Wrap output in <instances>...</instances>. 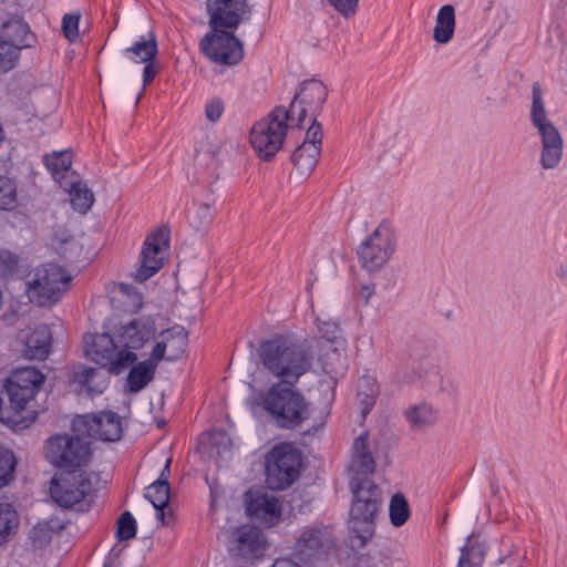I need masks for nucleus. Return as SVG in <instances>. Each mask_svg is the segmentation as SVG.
<instances>
[{
	"label": "nucleus",
	"mask_w": 567,
	"mask_h": 567,
	"mask_svg": "<svg viewBox=\"0 0 567 567\" xmlns=\"http://www.w3.org/2000/svg\"><path fill=\"white\" fill-rule=\"evenodd\" d=\"M350 485L353 499L349 525L357 545L363 547L374 535L375 518L380 512L382 495L380 488L367 478H352Z\"/></svg>",
	"instance_id": "4"
},
{
	"label": "nucleus",
	"mask_w": 567,
	"mask_h": 567,
	"mask_svg": "<svg viewBox=\"0 0 567 567\" xmlns=\"http://www.w3.org/2000/svg\"><path fill=\"white\" fill-rule=\"evenodd\" d=\"M72 427L79 435L101 442H116L124 431L122 416L113 411L78 415Z\"/></svg>",
	"instance_id": "13"
},
{
	"label": "nucleus",
	"mask_w": 567,
	"mask_h": 567,
	"mask_svg": "<svg viewBox=\"0 0 567 567\" xmlns=\"http://www.w3.org/2000/svg\"><path fill=\"white\" fill-rule=\"evenodd\" d=\"M358 567H406V561L401 556L379 553L359 560Z\"/></svg>",
	"instance_id": "39"
},
{
	"label": "nucleus",
	"mask_w": 567,
	"mask_h": 567,
	"mask_svg": "<svg viewBox=\"0 0 567 567\" xmlns=\"http://www.w3.org/2000/svg\"><path fill=\"white\" fill-rule=\"evenodd\" d=\"M157 53L155 35L150 32L146 39L135 42L125 50L126 56L135 63L153 61Z\"/></svg>",
	"instance_id": "35"
},
{
	"label": "nucleus",
	"mask_w": 567,
	"mask_h": 567,
	"mask_svg": "<svg viewBox=\"0 0 567 567\" xmlns=\"http://www.w3.org/2000/svg\"><path fill=\"white\" fill-rule=\"evenodd\" d=\"M76 435H55L49 440L47 457L56 467L75 468L86 466L92 457L89 442Z\"/></svg>",
	"instance_id": "11"
},
{
	"label": "nucleus",
	"mask_w": 567,
	"mask_h": 567,
	"mask_svg": "<svg viewBox=\"0 0 567 567\" xmlns=\"http://www.w3.org/2000/svg\"><path fill=\"white\" fill-rule=\"evenodd\" d=\"M313 342L278 337L260 343L258 357L262 368L278 382L297 383L310 371L315 360Z\"/></svg>",
	"instance_id": "2"
},
{
	"label": "nucleus",
	"mask_w": 567,
	"mask_h": 567,
	"mask_svg": "<svg viewBox=\"0 0 567 567\" xmlns=\"http://www.w3.org/2000/svg\"><path fill=\"white\" fill-rule=\"evenodd\" d=\"M327 96L328 90L321 81L312 79L302 82L290 103V123L302 126L307 118H317Z\"/></svg>",
	"instance_id": "12"
},
{
	"label": "nucleus",
	"mask_w": 567,
	"mask_h": 567,
	"mask_svg": "<svg viewBox=\"0 0 567 567\" xmlns=\"http://www.w3.org/2000/svg\"><path fill=\"white\" fill-rule=\"evenodd\" d=\"M156 336L155 318L142 316L121 321L110 333L85 336L84 351L92 361L120 373L137 361L138 355L154 342Z\"/></svg>",
	"instance_id": "1"
},
{
	"label": "nucleus",
	"mask_w": 567,
	"mask_h": 567,
	"mask_svg": "<svg viewBox=\"0 0 567 567\" xmlns=\"http://www.w3.org/2000/svg\"><path fill=\"white\" fill-rule=\"evenodd\" d=\"M145 63H146V65L143 71L144 86L147 85L151 81H153V79L157 74V69H156L155 64L153 63V61L145 62Z\"/></svg>",
	"instance_id": "54"
},
{
	"label": "nucleus",
	"mask_w": 567,
	"mask_h": 567,
	"mask_svg": "<svg viewBox=\"0 0 567 567\" xmlns=\"http://www.w3.org/2000/svg\"><path fill=\"white\" fill-rule=\"evenodd\" d=\"M556 275L561 280H567V262L560 264Z\"/></svg>",
	"instance_id": "56"
},
{
	"label": "nucleus",
	"mask_w": 567,
	"mask_h": 567,
	"mask_svg": "<svg viewBox=\"0 0 567 567\" xmlns=\"http://www.w3.org/2000/svg\"><path fill=\"white\" fill-rule=\"evenodd\" d=\"M483 553L477 548H463L457 567H482Z\"/></svg>",
	"instance_id": "48"
},
{
	"label": "nucleus",
	"mask_w": 567,
	"mask_h": 567,
	"mask_svg": "<svg viewBox=\"0 0 567 567\" xmlns=\"http://www.w3.org/2000/svg\"><path fill=\"white\" fill-rule=\"evenodd\" d=\"M301 458L290 444L272 447L266 456V482L271 489H285L298 477Z\"/></svg>",
	"instance_id": "10"
},
{
	"label": "nucleus",
	"mask_w": 567,
	"mask_h": 567,
	"mask_svg": "<svg viewBox=\"0 0 567 567\" xmlns=\"http://www.w3.org/2000/svg\"><path fill=\"white\" fill-rule=\"evenodd\" d=\"M228 551L245 559L258 555L265 547L262 533L250 525H243L226 532Z\"/></svg>",
	"instance_id": "20"
},
{
	"label": "nucleus",
	"mask_w": 567,
	"mask_h": 567,
	"mask_svg": "<svg viewBox=\"0 0 567 567\" xmlns=\"http://www.w3.org/2000/svg\"><path fill=\"white\" fill-rule=\"evenodd\" d=\"M94 492L91 476L86 473H66L54 477L50 494L52 499L64 508H71L83 502Z\"/></svg>",
	"instance_id": "14"
},
{
	"label": "nucleus",
	"mask_w": 567,
	"mask_h": 567,
	"mask_svg": "<svg viewBox=\"0 0 567 567\" xmlns=\"http://www.w3.org/2000/svg\"><path fill=\"white\" fill-rule=\"evenodd\" d=\"M50 247L62 258L76 260L81 255V246L64 227L53 228L49 236Z\"/></svg>",
	"instance_id": "26"
},
{
	"label": "nucleus",
	"mask_w": 567,
	"mask_h": 567,
	"mask_svg": "<svg viewBox=\"0 0 567 567\" xmlns=\"http://www.w3.org/2000/svg\"><path fill=\"white\" fill-rule=\"evenodd\" d=\"M3 40L14 45L19 53L23 48L33 45L34 37L29 25L21 20H12L3 25Z\"/></svg>",
	"instance_id": "31"
},
{
	"label": "nucleus",
	"mask_w": 567,
	"mask_h": 567,
	"mask_svg": "<svg viewBox=\"0 0 567 567\" xmlns=\"http://www.w3.org/2000/svg\"><path fill=\"white\" fill-rule=\"evenodd\" d=\"M311 121V125L306 133V138L302 144H309L316 146L320 152L321 143H322V126L317 121V118H309Z\"/></svg>",
	"instance_id": "50"
},
{
	"label": "nucleus",
	"mask_w": 567,
	"mask_h": 567,
	"mask_svg": "<svg viewBox=\"0 0 567 567\" xmlns=\"http://www.w3.org/2000/svg\"><path fill=\"white\" fill-rule=\"evenodd\" d=\"M171 458H167L164 468L161 472L159 477L152 483L145 492V497L152 503L154 508L157 511V519L163 524L167 525L172 512H166V507L169 501V483L168 477L171 475Z\"/></svg>",
	"instance_id": "21"
},
{
	"label": "nucleus",
	"mask_w": 567,
	"mask_h": 567,
	"mask_svg": "<svg viewBox=\"0 0 567 567\" xmlns=\"http://www.w3.org/2000/svg\"><path fill=\"white\" fill-rule=\"evenodd\" d=\"M227 30H212L202 39L200 50L216 63L234 65L243 59L244 50L241 42Z\"/></svg>",
	"instance_id": "15"
},
{
	"label": "nucleus",
	"mask_w": 567,
	"mask_h": 567,
	"mask_svg": "<svg viewBox=\"0 0 567 567\" xmlns=\"http://www.w3.org/2000/svg\"><path fill=\"white\" fill-rule=\"evenodd\" d=\"M389 516L391 524L395 527H400L408 522L410 506L402 494L398 493L392 496L389 505Z\"/></svg>",
	"instance_id": "38"
},
{
	"label": "nucleus",
	"mask_w": 567,
	"mask_h": 567,
	"mask_svg": "<svg viewBox=\"0 0 567 567\" xmlns=\"http://www.w3.org/2000/svg\"><path fill=\"white\" fill-rule=\"evenodd\" d=\"M415 377L422 381L425 385L436 389L439 391L444 390V378L440 370L432 363L425 361L419 364L415 370Z\"/></svg>",
	"instance_id": "37"
},
{
	"label": "nucleus",
	"mask_w": 567,
	"mask_h": 567,
	"mask_svg": "<svg viewBox=\"0 0 567 567\" xmlns=\"http://www.w3.org/2000/svg\"><path fill=\"white\" fill-rule=\"evenodd\" d=\"M395 234L389 224H380L359 246L357 254L360 266L369 272H377L390 260L395 250Z\"/></svg>",
	"instance_id": "9"
},
{
	"label": "nucleus",
	"mask_w": 567,
	"mask_h": 567,
	"mask_svg": "<svg viewBox=\"0 0 567 567\" xmlns=\"http://www.w3.org/2000/svg\"><path fill=\"white\" fill-rule=\"evenodd\" d=\"M332 537L324 526H305L296 535L293 555L301 561L320 557L332 545Z\"/></svg>",
	"instance_id": "18"
},
{
	"label": "nucleus",
	"mask_w": 567,
	"mask_h": 567,
	"mask_svg": "<svg viewBox=\"0 0 567 567\" xmlns=\"http://www.w3.org/2000/svg\"><path fill=\"white\" fill-rule=\"evenodd\" d=\"M295 384L275 382L261 398L264 409L280 427L295 429L309 416L308 402Z\"/></svg>",
	"instance_id": "5"
},
{
	"label": "nucleus",
	"mask_w": 567,
	"mask_h": 567,
	"mask_svg": "<svg viewBox=\"0 0 567 567\" xmlns=\"http://www.w3.org/2000/svg\"><path fill=\"white\" fill-rule=\"evenodd\" d=\"M18 58L19 53L14 45L10 44L9 41L0 40V71L7 72L11 70Z\"/></svg>",
	"instance_id": "46"
},
{
	"label": "nucleus",
	"mask_w": 567,
	"mask_h": 567,
	"mask_svg": "<svg viewBox=\"0 0 567 567\" xmlns=\"http://www.w3.org/2000/svg\"><path fill=\"white\" fill-rule=\"evenodd\" d=\"M133 364L126 382L128 390L136 393L143 390L154 379L159 363L150 354L146 360Z\"/></svg>",
	"instance_id": "27"
},
{
	"label": "nucleus",
	"mask_w": 567,
	"mask_h": 567,
	"mask_svg": "<svg viewBox=\"0 0 567 567\" xmlns=\"http://www.w3.org/2000/svg\"><path fill=\"white\" fill-rule=\"evenodd\" d=\"M404 414L410 426L416 430L430 426L437 420V411L424 402L409 406Z\"/></svg>",
	"instance_id": "33"
},
{
	"label": "nucleus",
	"mask_w": 567,
	"mask_h": 567,
	"mask_svg": "<svg viewBox=\"0 0 567 567\" xmlns=\"http://www.w3.org/2000/svg\"><path fill=\"white\" fill-rule=\"evenodd\" d=\"M20 340L24 348L23 357L30 360H43L50 352L51 334L49 328L44 324L29 328L20 333Z\"/></svg>",
	"instance_id": "22"
},
{
	"label": "nucleus",
	"mask_w": 567,
	"mask_h": 567,
	"mask_svg": "<svg viewBox=\"0 0 567 567\" xmlns=\"http://www.w3.org/2000/svg\"><path fill=\"white\" fill-rule=\"evenodd\" d=\"M320 152L316 146L301 144L292 155L296 174L298 178L307 177L316 167Z\"/></svg>",
	"instance_id": "32"
},
{
	"label": "nucleus",
	"mask_w": 567,
	"mask_h": 567,
	"mask_svg": "<svg viewBox=\"0 0 567 567\" xmlns=\"http://www.w3.org/2000/svg\"><path fill=\"white\" fill-rule=\"evenodd\" d=\"M19 526V515L12 505L0 503V545L7 543Z\"/></svg>",
	"instance_id": "36"
},
{
	"label": "nucleus",
	"mask_w": 567,
	"mask_h": 567,
	"mask_svg": "<svg viewBox=\"0 0 567 567\" xmlns=\"http://www.w3.org/2000/svg\"><path fill=\"white\" fill-rule=\"evenodd\" d=\"M557 35L559 42L561 44L560 55H559V75L560 78L567 82V19H564L556 27Z\"/></svg>",
	"instance_id": "44"
},
{
	"label": "nucleus",
	"mask_w": 567,
	"mask_h": 567,
	"mask_svg": "<svg viewBox=\"0 0 567 567\" xmlns=\"http://www.w3.org/2000/svg\"><path fill=\"white\" fill-rule=\"evenodd\" d=\"M61 187L69 193L70 202L75 210L85 214L91 208L94 195L78 175L63 183Z\"/></svg>",
	"instance_id": "29"
},
{
	"label": "nucleus",
	"mask_w": 567,
	"mask_h": 567,
	"mask_svg": "<svg viewBox=\"0 0 567 567\" xmlns=\"http://www.w3.org/2000/svg\"><path fill=\"white\" fill-rule=\"evenodd\" d=\"M321 337L329 341L334 350L344 349L346 340L341 337L340 329L336 322L322 321L319 323Z\"/></svg>",
	"instance_id": "42"
},
{
	"label": "nucleus",
	"mask_w": 567,
	"mask_h": 567,
	"mask_svg": "<svg viewBox=\"0 0 567 567\" xmlns=\"http://www.w3.org/2000/svg\"><path fill=\"white\" fill-rule=\"evenodd\" d=\"M374 295V286L373 285H363L360 289V297L364 300L365 303L369 302L371 297Z\"/></svg>",
	"instance_id": "55"
},
{
	"label": "nucleus",
	"mask_w": 567,
	"mask_h": 567,
	"mask_svg": "<svg viewBox=\"0 0 567 567\" xmlns=\"http://www.w3.org/2000/svg\"><path fill=\"white\" fill-rule=\"evenodd\" d=\"M136 535V523L130 512H125L117 520L116 536L118 540H128Z\"/></svg>",
	"instance_id": "45"
},
{
	"label": "nucleus",
	"mask_w": 567,
	"mask_h": 567,
	"mask_svg": "<svg viewBox=\"0 0 567 567\" xmlns=\"http://www.w3.org/2000/svg\"><path fill=\"white\" fill-rule=\"evenodd\" d=\"M113 300L117 307L128 313H135L143 307L142 295L132 286L120 284L114 289Z\"/></svg>",
	"instance_id": "34"
},
{
	"label": "nucleus",
	"mask_w": 567,
	"mask_h": 567,
	"mask_svg": "<svg viewBox=\"0 0 567 567\" xmlns=\"http://www.w3.org/2000/svg\"><path fill=\"white\" fill-rule=\"evenodd\" d=\"M224 113L223 100L215 97L208 101L205 105V116L208 121L217 122Z\"/></svg>",
	"instance_id": "53"
},
{
	"label": "nucleus",
	"mask_w": 567,
	"mask_h": 567,
	"mask_svg": "<svg viewBox=\"0 0 567 567\" xmlns=\"http://www.w3.org/2000/svg\"><path fill=\"white\" fill-rule=\"evenodd\" d=\"M19 257L10 250H0V274L7 275L14 271Z\"/></svg>",
	"instance_id": "51"
},
{
	"label": "nucleus",
	"mask_w": 567,
	"mask_h": 567,
	"mask_svg": "<svg viewBox=\"0 0 567 567\" xmlns=\"http://www.w3.org/2000/svg\"><path fill=\"white\" fill-rule=\"evenodd\" d=\"M271 567H299V565L285 559V560H277Z\"/></svg>",
	"instance_id": "57"
},
{
	"label": "nucleus",
	"mask_w": 567,
	"mask_h": 567,
	"mask_svg": "<svg viewBox=\"0 0 567 567\" xmlns=\"http://www.w3.org/2000/svg\"><path fill=\"white\" fill-rule=\"evenodd\" d=\"M44 163L60 186L76 176L72 169V154L70 151L54 152L51 155H47Z\"/></svg>",
	"instance_id": "28"
},
{
	"label": "nucleus",
	"mask_w": 567,
	"mask_h": 567,
	"mask_svg": "<svg viewBox=\"0 0 567 567\" xmlns=\"http://www.w3.org/2000/svg\"><path fill=\"white\" fill-rule=\"evenodd\" d=\"M79 13H68L62 20V32L69 41H74L79 37Z\"/></svg>",
	"instance_id": "47"
},
{
	"label": "nucleus",
	"mask_w": 567,
	"mask_h": 567,
	"mask_svg": "<svg viewBox=\"0 0 567 567\" xmlns=\"http://www.w3.org/2000/svg\"><path fill=\"white\" fill-rule=\"evenodd\" d=\"M529 118L539 140V166L544 171L557 169L564 158L565 142L560 131L548 116L544 93L538 82L532 85Z\"/></svg>",
	"instance_id": "3"
},
{
	"label": "nucleus",
	"mask_w": 567,
	"mask_h": 567,
	"mask_svg": "<svg viewBox=\"0 0 567 567\" xmlns=\"http://www.w3.org/2000/svg\"><path fill=\"white\" fill-rule=\"evenodd\" d=\"M206 11L209 27L214 31L236 30L250 13L246 0H206Z\"/></svg>",
	"instance_id": "17"
},
{
	"label": "nucleus",
	"mask_w": 567,
	"mask_h": 567,
	"mask_svg": "<svg viewBox=\"0 0 567 567\" xmlns=\"http://www.w3.org/2000/svg\"><path fill=\"white\" fill-rule=\"evenodd\" d=\"M16 463L14 455L11 451L0 449V488L12 480Z\"/></svg>",
	"instance_id": "43"
},
{
	"label": "nucleus",
	"mask_w": 567,
	"mask_h": 567,
	"mask_svg": "<svg viewBox=\"0 0 567 567\" xmlns=\"http://www.w3.org/2000/svg\"><path fill=\"white\" fill-rule=\"evenodd\" d=\"M343 18L349 19L357 13L359 0H326Z\"/></svg>",
	"instance_id": "49"
},
{
	"label": "nucleus",
	"mask_w": 567,
	"mask_h": 567,
	"mask_svg": "<svg viewBox=\"0 0 567 567\" xmlns=\"http://www.w3.org/2000/svg\"><path fill=\"white\" fill-rule=\"evenodd\" d=\"M289 122L288 110L284 106H277L267 116L254 124L249 133V140L259 157L270 159L279 152Z\"/></svg>",
	"instance_id": "8"
},
{
	"label": "nucleus",
	"mask_w": 567,
	"mask_h": 567,
	"mask_svg": "<svg viewBox=\"0 0 567 567\" xmlns=\"http://www.w3.org/2000/svg\"><path fill=\"white\" fill-rule=\"evenodd\" d=\"M374 460L368 444V433H362L353 442L349 470L357 475H369L374 472Z\"/></svg>",
	"instance_id": "25"
},
{
	"label": "nucleus",
	"mask_w": 567,
	"mask_h": 567,
	"mask_svg": "<svg viewBox=\"0 0 567 567\" xmlns=\"http://www.w3.org/2000/svg\"><path fill=\"white\" fill-rule=\"evenodd\" d=\"M371 382L372 381L370 379H363L361 384H360V390L358 392V396L360 398L361 403L363 405V408H362V413L363 414H367L371 410V408L373 406L374 401H375V395H377V392H378L374 384L370 389V393H364L361 390L363 383H365L367 385H370Z\"/></svg>",
	"instance_id": "52"
},
{
	"label": "nucleus",
	"mask_w": 567,
	"mask_h": 567,
	"mask_svg": "<svg viewBox=\"0 0 567 567\" xmlns=\"http://www.w3.org/2000/svg\"><path fill=\"white\" fill-rule=\"evenodd\" d=\"M187 332L182 326L158 329L150 354L161 363L163 360L176 361L185 353Z\"/></svg>",
	"instance_id": "19"
},
{
	"label": "nucleus",
	"mask_w": 567,
	"mask_h": 567,
	"mask_svg": "<svg viewBox=\"0 0 567 567\" xmlns=\"http://www.w3.org/2000/svg\"><path fill=\"white\" fill-rule=\"evenodd\" d=\"M491 487H492L493 492H496L498 489V486L493 483H492Z\"/></svg>",
	"instance_id": "59"
},
{
	"label": "nucleus",
	"mask_w": 567,
	"mask_h": 567,
	"mask_svg": "<svg viewBox=\"0 0 567 567\" xmlns=\"http://www.w3.org/2000/svg\"><path fill=\"white\" fill-rule=\"evenodd\" d=\"M44 525H39L38 527L34 528V533H39V532H42L44 529Z\"/></svg>",
	"instance_id": "58"
},
{
	"label": "nucleus",
	"mask_w": 567,
	"mask_h": 567,
	"mask_svg": "<svg viewBox=\"0 0 567 567\" xmlns=\"http://www.w3.org/2000/svg\"><path fill=\"white\" fill-rule=\"evenodd\" d=\"M455 31V9L452 4L443 6L436 16L433 39L440 44L449 43Z\"/></svg>",
	"instance_id": "30"
},
{
	"label": "nucleus",
	"mask_w": 567,
	"mask_h": 567,
	"mask_svg": "<svg viewBox=\"0 0 567 567\" xmlns=\"http://www.w3.org/2000/svg\"><path fill=\"white\" fill-rule=\"evenodd\" d=\"M42 372L33 367L18 368L7 380L6 396H0V420L3 423H18L17 416L27 410L29 403L44 383Z\"/></svg>",
	"instance_id": "6"
},
{
	"label": "nucleus",
	"mask_w": 567,
	"mask_h": 567,
	"mask_svg": "<svg viewBox=\"0 0 567 567\" xmlns=\"http://www.w3.org/2000/svg\"><path fill=\"white\" fill-rule=\"evenodd\" d=\"M71 280V275L61 266L43 265L27 277L25 292L32 303L52 307L69 290Z\"/></svg>",
	"instance_id": "7"
},
{
	"label": "nucleus",
	"mask_w": 567,
	"mask_h": 567,
	"mask_svg": "<svg viewBox=\"0 0 567 567\" xmlns=\"http://www.w3.org/2000/svg\"><path fill=\"white\" fill-rule=\"evenodd\" d=\"M17 205V188L7 176L0 175V209L9 210Z\"/></svg>",
	"instance_id": "41"
},
{
	"label": "nucleus",
	"mask_w": 567,
	"mask_h": 567,
	"mask_svg": "<svg viewBox=\"0 0 567 567\" xmlns=\"http://www.w3.org/2000/svg\"><path fill=\"white\" fill-rule=\"evenodd\" d=\"M213 218L214 208L210 203L195 202L189 213L188 220L194 228L200 229L207 226Z\"/></svg>",
	"instance_id": "40"
},
{
	"label": "nucleus",
	"mask_w": 567,
	"mask_h": 567,
	"mask_svg": "<svg viewBox=\"0 0 567 567\" xmlns=\"http://www.w3.org/2000/svg\"><path fill=\"white\" fill-rule=\"evenodd\" d=\"M168 247V233L164 229H158L146 237L134 279L144 282L153 277L163 267Z\"/></svg>",
	"instance_id": "16"
},
{
	"label": "nucleus",
	"mask_w": 567,
	"mask_h": 567,
	"mask_svg": "<svg viewBox=\"0 0 567 567\" xmlns=\"http://www.w3.org/2000/svg\"><path fill=\"white\" fill-rule=\"evenodd\" d=\"M73 383L80 393L92 396L103 393L107 386V377L97 369L80 368L73 374Z\"/></svg>",
	"instance_id": "24"
},
{
	"label": "nucleus",
	"mask_w": 567,
	"mask_h": 567,
	"mask_svg": "<svg viewBox=\"0 0 567 567\" xmlns=\"http://www.w3.org/2000/svg\"><path fill=\"white\" fill-rule=\"evenodd\" d=\"M248 515L260 524L271 527L281 518L279 501L269 495H258L247 503Z\"/></svg>",
	"instance_id": "23"
}]
</instances>
